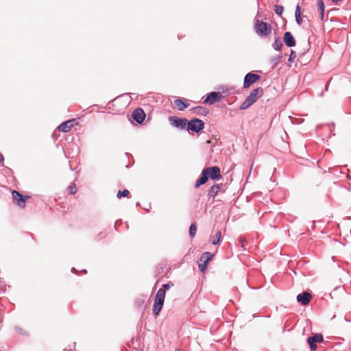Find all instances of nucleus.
I'll return each instance as SVG.
<instances>
[{"label":"nucleus","instance_id":"72a5a7b5","mask_svg":"<svg viewBox=\"0 0 351 351\" xmlns=\"http://www.w3.org/2000/svg\"><path fill=\"white\" fill-rule=\"evenodd\" d=\"M154 302L164 303V300H162V299H159V298L155 297Z\"/></svg>","mask_w":351,"mask_h":351},{"label":"nucleus","instance_id":"b1692460","mask_svg":"<svg viewBox=\"0 0 351 351\" xmlns=\"http://www.w3.org/2000/svg\"><path fill=\"white\" fill-rule=\"evenodd\" d=\"M284 11V8L282 5H276L275 7H274V12H275V14L278 15V16H281L282 12Z\"/></svg>","mask_w":351,"mask_h":351},{"label":"nucleus","instance_id":"473e14b6","mask_svg":"<svg viewBox=\"0 0 351 351\" xmlns=\"http://www.w3.org/2000/svg\"><path fill=\"white\" fill-rule=\"evenodd\" d=\"M173 285V284L170 285L169 283H166V284H164L162 285V289H164L165 291V290H168L170 289L171 286Z\"/></svg>","mask_w":351,"mask_h":351},{"label":"nucleus","instance_id":"e433bc0d","mask_svg":"<svg viewBox=\"0 0 351 351\" xmlns=\"http://www.w3.org/2000/svg\"><path fill=\"white\" fill-rule=\"evenodd\" d=\"M71 271H72L73 272H74V271H75L76 270H75V268H72Z\"/></svg>","mask_w":351,"mask_h":351},{"label":"nucleus","instance_id":"c756f323","mask_svg":"<svg viewBox=\"0 0 351 351\" xmlns=\"http://www.w3.org/2000/svg\"><path fill=\"white\" fill-rule=\"evenodd\" d=\"M69 191L71 194H75L77 192L76 185L73 183L69 186Z\"/></svg>","mask_w":351,"mask_h":351},{"label":"nucleus","instance_id":"2eb2a0df","mask_svg":"<svg viewBox=\"0 0 351 351\" xmlns=\"http://www.w3.org/2000/svg\"><path fill=\"white\" fill-rule=\"evenodd\" d=\"M174 104L176 106L178 109L180 111L184 110L185 108H186L189 104L187 103L185 100H183L182 99H177L174 101Z\"/></svg>","mask_w":351,"mask_h":351},{"label":"nucleus","instance_id":"cd10ccee","mask_svg":"<svg viewBox=\"0 0 351 351\" xmlns=\"http://www.w3.org/2000/svg\"><path fill=\"white\" fill-rule=\"evenodd\" d=\"M220 239H221V232L217 231L215 234V239H213V241H212V244L214 245H217L219 242Z\"/></svg>","mask_w":351,"mask_h":351},{"label":"nucleus","instance_id":"aec40b11","mask_svg":"<svg viewBox=\"0 0 351 351\" xmlns=\"http://www.w3.org/2000/svg\"><path fill=\"white\" fill-rule=\"evenodd\" d=\"M283 44L280 37H277L272 44V47L276 51H280Z\"/></svg>","mask_w":351,"mask_h":351},{"label":"nucleus","instance_id":"f257e3e1","mask_svg":"<svg viewBox=\"0 0 351 351\" xmlns=\"http://www.w3.org/2000/svg\"><path fill=\"white\" fill-rule=\"evenodd\" d=\"M263 94V89L262 87H258L254 89L250 95L247 97L245 101L241 104L240 106L241 110H245L254 104L258 98H260Z\"/></svg>","mask_w":351,"mask_h":351},{"label":"nucleus","instance_id":"c9c22d12","mask_svg":"<svg viewBox=\"0 0 351 351\" xmlns=\"http://www.w3.org/2000/svg\"><path fill=\"white\" fill-rule=\"evenodd\" d=\"M3 161V156L2 154H0V164L2 163Z\"/></svg>","mask_w":351,"mask_h":351},{"label":"nucleus","instance_id":"423d86ee","mask_svg":"<svg viewBox=\"0 0 351 351\" xmlns=\"http://www.w3.org/2000/svg\"><path fill=\"white\" fill-rule=\"evenodd\" d=\"M260 75L253 73H247L243 80V88H249L252 84L255 83L256 81H258L260 79Z\"/></svg>","mask_w":351,"mask_h":351},{"label":"nucleus","instance_id":"4be33fe9","mask_svg":"<svg viewBox=\"0 0 351 351\" xmlns=\"http://www.w3.org/2000/svg\"><path fill=\"white\" fill-rule=\"evenodd\" d=\"M317 5H318V9L320 12V15L322 19L324 17V3L323 0H317Z\"/></svg>","mask_w":351,"mask_h":351},{"label":"nucleus","instance_id":"20e7f679","mask_svg":"<svg viewBox=\"0 0 351 351\" xmlns=\"http://www.w3.org/2000/svg\"><path fill=\"white\" fill-rule=\"evenodd\" d=\"M168 119L173 127L180 130H187L188 120L186 119L170 116Z\"/></svg>","mask_w":351,"mask_h":351},{"label":"nucleus","instance_id":"9d476101","mask_svg":"<svg viewBox=\"0 0 351 351\" xmlns=\"http://www.w3.org/2000/svg\"><path fill=\"white\" fill-rule=\"evenodd\" d=\"M132 118L138 124L142 123L145 118V113L141 108H137L132 112Z\"/></svg>","mask_w":351,"mask_h":351},{"label":"nucleus","instance_id":"393cba45","mask_svg":"<svg viewBox=\"0 0 351 351\" xmlns=\"http://www.w3.org/2000/svg\"><path fill=\"white\" fill-rule=\"evenodd\" d=\"M155 297L165 300V291L162 289H158Z\"/></svg>","mask_w":351,"mask_h":351},{"label":"nucleus","instance_id":"2f4dec72","mask_svg":"<svg viewBox=\"0 0 351 351\" xmlns=\"http://www.w3.org/2000/svg\"><path fill=\"white\" fill-rule=\"evenodd\" d=\"M15 330H16V332H18L19 334H21L23 335H27V332L20 327H16Z\"/></svg>","mask_w":351,"mask_h":351},{"label":"nucleus","instance_id":"0eeeda50","mask_svg":"<svg viewBox=\"0 0 351 351\" xmlns=\"http://www.w3.org/2000/svg\"><path fill=\"white\" fill-rule=\"evenodd\" d=\"M324 340L322 334L316 333L311 337H309L307 339V343L311 351H315L317 348L316 343L322 342Z\"/></svg>","mask_w":351,"mask_h":351},{"label":"nucleus","instance_id":"f8f14e48","mask_svg":"<svg viewBox=\"0 0 351 351\" xmlns=\"http://www.w3.org/2000/svg\"><path fill=\"white\" fill-rule=\"evenodd\" d=\"M296 298L298 302L305 306L309 304L311 299V295L307 291H304L302 293L298 294Z\"/></svg>","mask_w":351,"mask_h":351},{"label":"nucleus","instance_id":"5701e85b","mask_svg":"<svg viewBox=\"0 0 351 351\" xmlns=\"http://www.w3.org/2000/svg\"><path fill=\"white\" fill-rule=\"evenodd\" d=\"M192 110L197 114H202L204 113H206L207 112L205 110V109L202 106H197L193 108H192Z\"/></svg>","mask_w":351,"mask_h":351},{"label":"nucleus","instance_id":"6e6552de","mask_svg":"<svg viewBox=\"0 0 351 351\" xmlns=\"http://www.w3.org/2000/svg\"><path fill=\"white\" fill-rule=\"evenodd\" d=\"M221 99V95L219 92H211L207 94V96L204 101V104L212 105L215 103L219 102Z\"/></svg>","mask_w":351,"mask_h":351},{"label":"nucleus","instance_id":"f3484780","mask_svg":"<svg viewBox=\"0 0 351 351\" xmlns=\"http://www.w3.org/2000/svg\"><path fill=\"white\" fill-rule=\"evenodd\" d=\"M282 56H280V55L275 56L272 57L269 61V64L271 65V68L272 69H274L278 65V64L282 60Z\"/></svg>","mask_w":351,"mask_h":351},{"label":"nucleus","instance_id":"ddd939ff","mask_svg":"<svg viewBox=\"0 0 351 351\" xmlns=\"http://www.w3.org/2000/svg\"><path fill=\"white\" fill-rule=\"evenodd\" d=\"M283 40L285 45L289 47H294L296 44L295 40L290 32H285Z\"/></svg>","mask_w":351,"mask_h":351},{"label":"nucleus","instance_id":"6ab92c4d","mask_svg":"<svg viewBox=\"0 0 351 351\" xmlns=\"http://www.w3.org/2000/svg\"><path fill=\"white\" fill-rule=\"evenodd\" d=\"M213 257V255L210 252H204L200 257L199 261L208 263V261L212 260Z\"/></svg>","mask_w":351,"mask_h":351},{"label":"nucleus","instance_id":"dca6fc26","mask_svg":"<svg viewBox=\"0 0 351 351\" xmlns=\"http://www.w3.org/2000/svg\"><path fill=\"white\" fill-rule=\"evenodd\" d=\"M221 186L219 184H215L212 186L209 190L208 191V196L209 198H214L215 195L218 193Z\"/></svg>","mask_w":351,"mask_h":351},{"label":"nucleus","instance_id":"bb28decb","mask_svg":"<svg viewBox=\"0 0 351 351\" xmlns=\"http://www.w3.org/2000/svg\"><path fill=\"white\" fill-rule=\"evenodd\" d=\"M130 192L127 189H125L123 191H119L117 194V197L118 198H121V197H128V195H129Z\"/></svg>","mask_w":351,"mask_h":351},{"label":"nucleus","instance_id":"c85d7f7f","mask_svg":"<svg viewBox=\"0 0 351 351\" xmlns=\"http://www.w3.org/2000/svg\"><path fill=\"white\" fill-rule=\"evenodd\" d=\"M206 265H207V263H203V262H200L199 261L198 266H199V269L200 271L204 272L206 270Z\"/></svg>","mask_w":351,"mask_h":351},{"label":"nucleus","instance_id":"f704fd0d","mask_svg":"<svg viewBox=\"0 0 351 351\" xmlns=\"http://www.w3.org/2000/svg\"><path fill=\"white\" fill-rule=\"evenodd\" d=\"M239 242L242 244V247H243V243L245 241V239H244V238H243V237H240V238L239 239Z\"/></svg>","mask_w":351,"mask_h":351},{"label":"nucleus","instance_id":"7ed1b4c3","mask_svg":"<svg viewBox=\"0 0 351 351\" xmlns=\"http://www.w3.org/2000/svg\"><path fill=\"white\" fill-rule=\"evenodd\" d=\"M204 128V123L202 120L194 118L191 121H188L187 130L193 132H199Z\"/></svg>","mask_w":351,"mask_h":351},{"label":"nucleus","instance_id":"4468645a","mask_svg":"<svg viewBox=\"0 0 351 351\" xmlns=\"http://www.w3.org/2000/svg\"><path fill=\"white\" fill-rule=\"evenodd\" d=\"M208 176L207 170H204V169L200 177L195 182V187L198 188L201 185L204 184L208 181Z\"/></svg>","mask_w":351,"mask_h":351},{"label":"nucleus","instance_id":"9b49d317","mask_svg":"<svg viewBox=\"0 0 351 351\" xmlns=\"http://www.w3.org/2000/svg\"><path fill=\"white\" fill-rule=\"evenodd\" d=\"M76 123L75 119H72L62 123L58 127V130L62 132H67L74 126Z\"/></svg>","mask_w":351,"mask_h":351},{"label":"nucleus","instance_id":"4c0bfd02","mask_svg":"<svg viewBox=\"0 0 351 351\" xmlns=\"http://www.w3.org/2000/svg\"><path fill=\"white\" fill-rule=\"evenodd\" d=\"M84 273H86V270H83L82 271Z\"/></svg>","mask_w":351,"mask_h":351},{"label":"nucleus","instance_id":"39448f33","mask_svg":"<svg viewBox=\"0 0 351 351\" xmlns=\"http://www.w3.org/2000/svg\"><path fill=\"white\" fill-rule=\"evenodd\" d=\"M12 195L14 202L20 208H23L25 207L26 201L29 198V196L23 195L17 191H13Z\"/></svg>","mask_w":351,"mask_h":351},{"label":"nucleus","instance_id":"7c9ffc66","mask_svg":"<svg viewBox=\"0 0 351 351\" xmlns=\"http://www.w3.org/2000/svg\"><path fill=\"white\" fill-rule=\"evenodd\" d=\"M296 57V55H295V53L293 50H291V53H290V56H289V58L288 59V62L291 63L293 62L294 59Z\"/></svg>","mask_w":351,"mask_h":351},{"label":"nucleus","instance_id":"412c9836","mask_svg":"<svg viewBox=\"0 0 351 351\" xmlns=\"http://www.w3.org/2000/svg\"><path fill=\"white\" fill-rule=\"evenodd\" d=\"M164 303H158V302H154L153 306V314L154 315L156 316L159 314L160 312Z\"/></svg>","mask_w":351,"mask_h":351},{"label":"nucleus","instance_id":"58836bf2","mask_svg":"<svg viewBox=\"0 0 351 351\" xmlns=\"http://www.w3.org/2000/svg\"><path fill=\"white\" fill-rule=\"evenodd\" d=\"M175 351H180V349H176Z\"/></svg>","mask_w":351,"mask_h":351},{"label":"nucleus","instance_id":"a211bd4d","mask_svg":"<svg viewBox=\"0 0 351 351\" xmlns=\"http://www.w3.org/2000/svg\"><path fill=\"white\" fill-rule=\"evenodd\" d=\"M295 17L297 24L301 25L302 23V19L301 16L300 7L298 4L296 5L295 8Z\"/></svg>","mask_w":351,"mask_h":351},{"label":"nucleus","instance_id":"1a4fd4ad","mask_svg":"<svg viewBox=\"0 0 351 351\" xmlns=\"http://www.w3.org/2000/svg\"><path fill=\"white\" fill-rule=\"evenodd\" d=\"M204 170H207L208 176L213 180H218L221 178L220 174V169L217 167H210L205 168Z\"/></svg>","mask_w":351,"mask_h":351},{"label":"nucleus","instance_id":"f03ea898","mask_svg":"<svg viewBox=\"0 0 351 351\" xmlns=\"http://www.w3.org/2000/svg\"><path fill=\"white\" fill-rule=\"evenodd\" d=\"M254 30L260 37H267L271 32V26L266 22L255 19Z\"/></svg>","mask_w":351,"mask_h":351},{"label":"nucleus","instance_id":"a878e982","mask_svg":"<svg viewBox=\"0 0 351 351\" xmlns=\"http://www.w3.org/2000/svg\"><path fill=\"white\" fill-rule=\"evenodd\" d=\"M197 231L195 223H192L189 227V234L191 237H194Z\"/></svg>","mask_w":351,"mask_h":351}]
</instances>
